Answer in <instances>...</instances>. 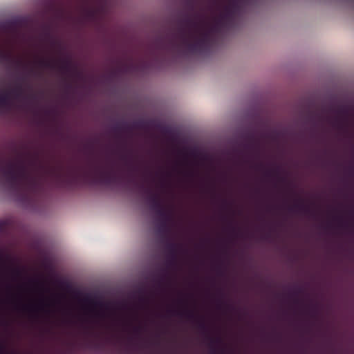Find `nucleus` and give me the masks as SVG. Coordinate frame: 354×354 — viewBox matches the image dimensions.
Listing matches in <instances>:
<instances>
[{
  "label": "nucleus",
  "instance_id": "f257e3e1",
  "mask_svg": "<svg viewBox=\"0 0 354 354\" xmlns=\"http://www.w3.org/2000/svg\"><path fill=\"white\" fill-rule=\"evenodd\" d=\"M197 18V16L187 15L179 21L176 32L166 45L167 50L183 55L210 50L218 35V32L212 30L213 23L206 24L203 21H198Z\"/></svg>",
  "mask_w": 354,
  "mask_h": 354
},
{
  "label": "nucleus",
  "instance_id": "f03ea898",
  "mask_svg": "<svg viewBox=\"0 0 354 354\" xmlns=\"http://www.w3.org/2000/svg\"><path fill=\"white\" fill-rule=\"evenodd\" d=\"M0 180L10 193L24 198L37 194L42 189L40 179L28 173L21 160L0 159Z\"/></svg>",
  "mask_w": 354,
  "mask_h": 354
},
{
  "label": "nucleus",
  "instance_id": "7ed1b4c3",
  "mask_svg": "<svg viewBox=\"0 0 354 354\" xmlns=\"http://www.w3.org/2000/svg\"><path fill=\"white\" fill-rule=\"evenodd\" d=\"M239 1L230 0L222 12L214 19L212 30H216L218 35L233 26L236 15L240 10Z\"/></svg>",
  "mask_w": 354,
  "mask_h": 354
},
{
  "label": "nucleus",
  "instance_id": "20e7f679",
  "mask_svg": "<svg viewBox=\"0 0 354 354\" xmlns=\"http://www.w3.org/2000/svg\"><path fill=\"white\" fill-rule=\"evenodd\" d=\"M85 174L92 176L95 180L103 183H110L117 178V174L112 168L105 169L97 165H92L91 170Z\"/></svg>",
  "mask_w": 354,
  "mask_h": 354
},
{
  "label": "nucleus",
  "instance_id": "39448f33",
  "mask_svg": "<svg viewBox=\"0 0 354 354\" xmlns=\"http://www.w3.org/2000/svg\"><path fill=\"white\" fill-rule=\"evenodd\" d=\"M24 90L21 84H17L16 86L9 92H5L0 94V108H4L9 104V99L12 95L16 99H20L24 97Z\"/></svg>",
  "mask_w": 354,
  "mask_h": 354
},
{
  "label": "nucleus",
  "instance_id": "423d86ee",
  "mask_svg": "<svg viewBox=\"0 0 354 354\" xmlns=\"http://www.w3.org/2000/svg\"><path fill=\"white\" fill-rule=\"evenodd\" d=\"M181 245L177 243L167 241L166 248L168 251V259L166 261L167 268H171L176 266L177 263V254Z\"/></svg>",
  "mask_w": 354,
  "mask_h": 354
},
{
  "label": "nucleus",
  "instance_id": "0eeeda50",
  "mask_svg": "<svg viewBox=\"0 0 354 354\" xmlns=\"http://www.w3.org/2000/svg\"><path fill=\"white\" fill-rule=\"evenodd\" d=\"M144 126L142 121H137L132 124H129L126 122H121L115 124L113 128V131L117 135V137L121 138V132H130L133 128H141Z\"/></svg>",
  "mask_w": 354,
  "mask_h": 354
},
{
  "label": "nucleus",
  "instance_id": "6e6552de",
  "mask_svg": "<svg viewBox=\"0 0 354 354\" xmlns=\"http://www.w3.org/2000/svg\"><path fill=\"white\" fill-rule=\"evenodd\" d=\"M0 64L8 67H11L13 65L19 66L21 64V62L15 59L10 52L0 49Z\"/></svg>",
  "mask_w": 354,
  "mask_h": 354
},
{
  "label": "nucleus",
  "instance_id": "1a4fd4ad",
  "mask_svg": "<svg viewBox=\"0 0 354 354\" xmlns=\"http://www.w3.org/2000/svg\"><path fill=\"white\" fill-rule=\"evenodd\" d=\"M120 158L121 160L124 162L125 165L127 167L128 176L132 177L133 174L138 170V167L133 162L131 151L127 150V153L122 154Z\"/></svg>",
  "mask_w": 354,
  "mask_h": 354
},
{
  "label": "nucleus",
  "instance_id": "9d476101",
  "mask_svg": "<svg viewBox=\"0 0 354 354\" xmlns=\"http://www.w3.org/2000/svg\"><path fill=\"white\" fill-rule=\"evenodd\" d=\"M146 192L149 194L148 201L150 204L151 209L154 212L159 209V208L164 206L158 194L152 193L149 189H146Z\"/></svg>",
  "mask_w": 354,
  "mask_h": 354
},
{
  "label": "nucleus",
  "instance_id": "9b49d317",
  "mask_svg": "<svg viewBox=\"0 0 354 354\" xmlns=\"http://www.w3.org/2000/svg\"><path fill=\"white\" fill-rule=\"evenodd\" d=\"M155 213L158 216L159 221H174L173 210L170 207H167L164 205L156 211Z\"/></svg>",
  "mask_w": 354,
  "mask_h": 354
},
{
  "label": "nucleus",
  "instance_id": "f8f14e48",
  "mask_svg": "<svg viewBox=\"0 0 354 354\" xmlns=\"http://www.w3.org/2000/svg\"><path fill=\"white\" fill-rule=\"evenodd\" d=\"M288 210L290 212L304 214H309L310 213L309 207L306 205L302 200H300L292 205L288 206Z\"/></svg>",
  "mask_w": 354,
  "mask_h": 354
},
{
  "label": "nucleus",
  "instance_id": "ddd939ff",
  "mask_svg": "<svg viewBox=\"0 0 354 354\" xmlns=\"http://www.w3.org/2000/svg\"><path fill=\"white\" fill-rule=\"evenodd\" d=\"M174 221H159V226L158 228V231L160 234H161L163 236V239L168 241L167 234L171 231V224L173 223Z\"/></svg>",
  "mask_w": 354,
  "mask_h": 354
},
{
  "label": "nucleus",
  "instance_id": "4468645a",
  "mask_svg": "<svg viewBox=\"0 0 354 354\" xmlns=\"http://www.w3.org/2000/svg\"><path fill=\"white\" fill-rule=\"evenodd\" d=\"M59 68L61 71L65 73L79 75L77 68L72 65L71 61L68 59L63 60L62 62V64L59 66Z\"/></svg>",
  "mask_w": 354,
  "mask_h": 354
},
{
  "label": "nucleus",
  "instance_id": "2eb2a0df",
  "mask_svg": "<svg viewBox=\"0 0 354 354\" xmlns=\"http://www.w3.org/2000/svg\"><path fill=\"white\" fill-rule=\"evenodd\" d=\"M348 109L345 106H342L336 110L338 118L335 121V126L339 129H342L344 126V122L339 119L340 116H346L348 115Z\"/></svg>",
  "mask_w": 354,
  "mask_h": 354
},
{
  "label": "nucleus",
  "instance_id": "dca6fc26",
  "mask_svg": "<svg viewBox=\"0 0 354 354\" xmlns=\"http://www.w3.org/2000/svg\"><path fill=\"white\" fill-rule=\"evenodd\" d=\"M172 314L177 315L180 317H185L188 320L192 321L196 319L197 317L195 313L191 310H186L183 311L169 310Z\"/></svg>",
  "mask_w": 354,
  "mask_h": 354
},
{
  "label": "nucleus",
  "instance_id": "f3484780",
  "mask_svg": "<svg viewBox=\"0 0 354 354\" xmlns=\"http://www.w3.org/2000/svg\"><path fill=\"white\" fill-rule=\"evenodd\" d=\"M48 304L45 302L44 300H41L39 304L31 306H24V309L27 310L30 312L35 311H48Z\"/></svg>",
  "mask_w": 354,
  "mask_h": 354
},
{
  "label": "nucleus",
  "instance_id": "a211bd4d",
  "mask_svg": "<svg viewBox=\"0 0 354 354\" xmlns=\"http://www.w3.org/2000/svg\"><path fill=\"white\" fill-rule=\"evenodd\" d=\"M56 178L60 183V186H64V184L75 179L76 176L71 174H62L61 173L56 174Z\"/></svg>",
  "mask_w": 354,
  "mask_h": 354
},
{
  "label": "nucleus",
  "instance_id": "6ab92c4d",
  "mask_svg": "<svg viewBox=\"0 0 354 354\" xmlns=\"http://www.w3.org/2000/svg\"><path fill=\"white\" fill-rule=\"evenodd\" d=\"M37 64L41 68L54 69L56 64L54 62L50 59H39Z\"/></svg>",
  "mask_w": 354,
  "mask_h": 354
},
{
  "label": "nucleus",
  "instance_id": "aec40b11",
  "mask_svg": "<svg viewBox=\"0 0 354 354\" xmlns=\"http://www.w3.org/2000/svg\"><path fill=\"white\" fill-rule=\"evenodd\" d=\"M196 322H197V326L198 328L203 332H206L207 330V326L205 323V322L203 321V319H196Z\"/></svg>",
  "mask_w": 354,
  "mask_h": 354
},
{
  "label": "nucleus",
  "instance_id": "412c9836",
  "mask_svg": "<svg viewBox=\"0 0 354 354\" xmlns=\"http://www.w3.org/2000/svg\"><path fill=\"white\" fill-rule=\"evenodd\" d=\"M248 144L247 145V147H252L256 146L257 145V142L253 135H250L248 137Z\"/></svg>",
  "mask_w": 354,
  "mask_h": 354
},
{
  "label": "nucleus",
  "instance_id": "4be33fe9",
  "mask_svg": "<svg viewBox=\"0 0 354 354\" xmlns=\"http://www.w3.org/2000/svg\"><path fill=\"white\" fill-rule=\"evenodd\" d=\"M218 307L219 308H221L222 307H223L224 308H225L227 310H230L233 308L230 304H228L222 300H218Z\"/></svg>",
  "mask_w": 354,
  "mask_h": 354
},
{
  "label": "nucleus",
  "instance_id": "5701e85b",
  "mask_svg": "<svg viewBox=\"0 0 354 354\" xmlns=\"http://www.w3.org/2000/svg\"><path fill=\"white\" fill-rule=\"evenodd\" d=\"M165 280H167V281L169 280V277L167 274V272H166V271L164 272V273L160 275V277H159V279L158 280V283L159 285H161Z\"/></svg>",
  "mask_w": 354,
  "mask_h": 354
},
{
  "label": "nucleus",
  "instance_id": "b1692460",
  "mask_svg": "<svg viewBox=\"0 0 354 354\" xmlns=\"http://www.w3.org/2000/svg\"><path fill=\"white\" fill-rule=\"evenodd\" d=\"M221 343H222V339L220 337L210 338L211 346L214 344H221Z\"/></svg>",
  "mask_w": 354,
  "mask_h": 354
},
{
  "label": "nucleus",
  "instance_id": "393cba45",
  "mask_svg": "<svg viewBox=\"0 0 354 354\" xmlns=\"http://www.w3.org/2000/svg\"><path fill=\"white\" fill-rule=\"evenodd\" d=\"M187 7L193 10L194 7V0H187L186 2Z\"/></svg>",
  "mask_w": 354,
  "mask_h": 354
},
{
  "label": "nucleus",
  "instance_id": "a878e982",
  "mask_svg": "<svg viewBox=\"0 0 354 354\" xmlns=\"http://www.w3.org/2000/svg\"><path fill=\"white\" fill-rule=\"evenodd\" d=\"M223 349H221L220 351V352H218V351L217 349H216L215 348H212V351H211V353L212 354H222L223 353Z\"/></svg>",
  "mask_w": 354,
  "mask_h": 354
},
{
  "label": "nucleus",
  "instance_id": "bb28decb",
  "mask_svg": "<svg viewBox=\"0 0 354 354\" xmlns=\"http://www.w3.org/2000/svg\"><path fill=\"white\" fill-rule=\"evenodd\" d=\"M13 274L16 276H19L21 274V271L18 268H15L12 270Z\"/></svg>",
  "mask_w": 354,
  "mask_h": 354
},
{
  "label": "nucleus",
  "instance_id": "cd10ccee",
  "mask_svg": "<svg viewBox=\"0 0 354 354\" xmlns=\"http://www.w3.org/2000/svg\"><path fill=\"white\" fill-rule=\"evenodd\" d=\"M142 328L141 326H137V327H135L133 328V331L136 333H140L141 330H142Z\"/></svg>",
  "mask_w": 354,
  "mask_h": 354
},
{
  "label": "nucleus",
  "instance_id": "c85d7f7f",
  "mask_svg": "<svg viewBox=\"0 0 354 354\" xmlns=\"http://www.w3.org/2000/svg\"><path fill=\"white\" fill-rule=\"evenodd\" d=\"M301 292H302L301 288H296V289L295 290V291H294L293 294H294L295 295H298L299 294L301 293Z\"/></svg>",
  "mask_w": 354,
  "mask_h": 354
},
{
  "label": "nucleus",
  "instance_id": "c756f323",
  "mask_svg": "<svg viewBox=\"0 0 354 354\" xmlns=\"http://www.w3.org/2000/svg\"><path fill=\"white\" fill-rule=\"evenodd\" d=\"M85 149L91 150L93 149V144L89 142L85 145Z\"/></svg>",
  "mask_w": 354,
  "mask_h": 354
},
{
  "label": "nucleus",
  "instance_id": "7c9ffc66",
  "mask_svg": "<svg viewBox=\"0 0 354 354\" xmlns=\"http://www.w3.org/2000/svg\"><path fill=\"white\" fill-rule=\"evenodd\" d=\"M65 87H66V89L67 91H68L72 88V84L67 82V83H66Z\"/></svg>",
  "mask_w": 354,
  "mask_h": 354
},
{
  "label": "nucleus",
  "instance_id": "2f4dec72",
  "mask_svg": "<svg viewBox=\"0 0 354 354\" xmlns=\"http://www.w3.org/2000/svg\"><path fill=\"white\" fill-rule=\"evenodd\" d=\"M277 173H278L277 170H274L272 172L269 171L266 172V175L270 176L271 174H277Z\"/></svg>",
  "mask_w": 354,
  "mask_h": 354
},
{
  "label": "nucleus",
  "instance_id": "473e14b6",
  "mask_svg": "<svg viewBox=\"0 0 354 354\" xmlns=\"http://www.w3.org/2000/svg\"><path fill=\"white\" fill-rule=\"evenodd\" d=\"M122 146L123 149H127V147H126V141H125L124 140H122Z\"/></svg>",
  "mask_w": 354,
  "mask_h": 354
},
{
  "label": "nucleus",
  "instance_id": "72a5a7b5",
  "mask_svg": "<svg viewBox=\"0 0 354 354\" xmlns=\"http://www.w3.org/2000/svg\"><path fill=\"white\" fill-rule=\"evenodd\" d=\"M0 354H5L4 353V347L3 346H0Z\"/></svg>",
  "mask_w": 354,
  "mask_h": 354
},
{
  "label": "nucleus",
  "instance_id": "f704fd0d",
  "mask_svg": "<svg viewBox=\"0 0 354 354\" xmlns=\"http://www.w3.org/2000/svg\"><path fill=\"white\" fill-rule=\"evenodd\" d=\"M97 305L100 306H104V304L103 303H96Z\"/></svg>",
  "mask_w": 354,
  "mask_h": 354
},
{
  "label": "nucleus",
  "instance_id": "c9c22d12",
  "mask_svg": "<svg viewBox=\"0 0 354 354\" xmlns=\"http://www.w3.org/2000/svg\"><path fill=\"white\" fill-rule=\"evenodd\" d=\"M28 98L33 99V98H35V95H30V96L28 97Z\"/></svg>",
  "mask_w": 354,
  "mask_h": 354
},
{
  "label": "nucleus",
  "instance_id": "e433bc0d",
  "mask_svg": "<svg viewBox=\"0 0 354 354\" xmlns=\"http://www.w3.org/2000/svg\"><path fill=\"white\" fill-rule=\"evenodd\" d=\"M187 174H188L189 176H192L193 173L192 172H188Z\"/></svg>",
  "mask_w": 354,
  "mask_h": 354
},
{
  "label": "nucleus",
  "instance_id": "4c0bfd02",
  "mask_svg": "<svg viewBox=\"0 0 354 354\" xmlns=\"http://www.w3.org/2000/svg\"><path fill=\"white\" fill-rule=\"evenodd\" d=\"M299 300L298 299H296L295 300V303H297H297H299Z\"/></svg>",
  "mask_w": 354,
  "mask_h": 354
},
{
  "label": "nucleus",
  "instance_id": "58836bf2",
  "mask_svg": "<svg viewBox=\"0 0 354 354\" xmlns=\"http://www.w3.org/2000/svg\"><path fill=\"white\" fill-rule=\"evenodd\" d=\"M232 231H233V232H234V231H235V228H234V227H233V228H232Z\"/></svg>",
  "mask_w": 354,
  "mask_h": 354
}]
</instances>
